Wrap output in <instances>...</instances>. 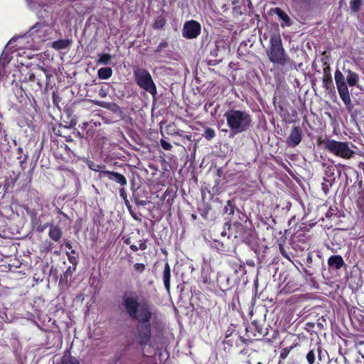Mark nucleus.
Segmentation results:
<instances>
[{
  "label": "nucleus",
  "mask_w": 364,
  "mask_h": 364,
  "mask_svg": "<svg viewBox=\"0 0 364 364\" xmlns=\"http://www.w3.org/2000/svg\"><path fill=\"white\" fill-rule=\"evenodd\" d=\"M345 74L346 75V77L341 70H336L334 74V79L340 97L344 104L348 105L351 102L348 85L359 87V76L350 70H345Z\"/></svg>",
  "instance_id": "obj_1"
},
{
  "label": "nucleus",
  "mask_w": 364,
  "mask_h": 364,
  "mask_svg": "<svg viewBox=\"0 0 364 364\" xmlns=\"http://www.w3.org/2000/svg\"><path fill=\"white\" fill-rule=\"evenodd\" d=\"M124 305L129 316L141 323H149L152 315L151 307L145 302L138 303L131 296L124 298Z\"/></svg>",
  "instance_id": "obj_2"
},
{
  "label": "nucleus",
  "mask_w": 364,
  "mask_h": 364,
  "mask_svg": "<svg viewBox=\"0 0 364 364\" xmlns=\"http://www.w3.org/2000/svg\"><path fill=\"white\" fill-rule=\"evenodd\" d=\"M224 117L234 134L245 132L251 125V116L245 111L232 109L227 111Z\"/></svg>",
  "instance_id": "obj_3"
},
{
  "label": "nucleus",
  "mask_w": 364,
  "mask_h": 364,
  "mask_svg": "<svg viewBox=\"0 0 364 364\" xmlns=\"http://www.w3.org/2000/svg\"><path fill=\"white\" fill-rule=\"evenodd\" d=\"M326 150L332 154L341 157L345 159H349L353 157L355 152L352 149L353 145L348 141H338L334 139H323L320 141Z\"/></svg>",
  "instance_id": "obj_4"
},
{
  "label": "nucleus",
  "mask_w": 364,
  "mask_h": 364,
  "mask_svg": "<svg viewBox=\"0 0 364 364\" xmlns=\"http://www.w3.org/2000/svg\"><path fill=\"white\" fill-rule=\"evenodd\" d=\"M270 44V50L267 53L269 60L274 63L285 64L286 57L280 37L276 35L271 36Z\"/></svg>",
  "instance_id": "obj_5"
},
{
  "label": "nucleus",
  "mask_w": 364,
  "mask_h": 364,
  "mask_svg": "<svg viewBox=\"0 0 364 364\" xmlns=\"http://www.w3.org/2000/svg\"><path fill=\"white\" fill-rule=\"evenodd\" d=\"M136 84L146 91L155 95L156 87L149 73L144 69H137L134 72Z\"/></svg>",
  "instance_id": "obj_6"
},
{
  "label": "nucleus",
  "mask_w": 364,
  "mask_h": 364,
  "mask_svg": "<svg viewBox=\"0 0 364 364\" xmlns=\"http://www.w3.org/2000/svg\"><path fill=\"white\" fill-rule=\"evenodd\" d=\"M200 30L201 26L198 22L193 20L187 21L182 30L183 36L187 39L196 38L200 33Z\"/></svg>",
  "instance_id": "obj_7"
},
{
  "label": "nucleus",
  "mask_w": 364,
  "mask_h": 364,
  "mask_svg": "<svg viewBox=\"0 0 364 364\" xmlns=\"http://www.w3.org/2000/svg\"><path fill=\"white\" fill-rule=\"evenodd\" d=\"M302 133L301 129L294 127L292 128L291 132L287 139V144L289 146L295 147L297 146L301 141Z\"/></svg>",
  "instance_id": "obj_8"
},
{
  "label": "nucleus",
  "mask_w": 364,
  "mask_h": 364,
  "mask_svg": "<svg viewBox=\"0 0 364 364\" xmlns=\"http://www.w3.org/2000/svg\"><path fill=\"white\" fill-rule=\"evenodd\" d=\"M100 178L107 177L109 180L114 181L117 183L120 184L121 186H126L127 183L126 178L117 172H112V171H102L101 173H100Z\"/></svg>",
  "instance_id": "obj_9"
},
{
  "label": "nucleus",
  "mask_w": 364,
  "mask_h": 364,
  "mask_svg": "<svg viewBox=\"0 0 364 364\" xmlns=\"http://www.w3.org/2000/svg\"><path fill=\"white\" fill-rule=\"evenodd\" d=\"M328 264L330 267H334L336 269H339L343 267L344 262L341 256L333 255L328 259Z\"/></svg>",
  "instance_id": "obj_10"
},
{
  "label": "nucleus",
  "mask_w": 364,
  "mask_h": 364,
  "mask_svg": "<svg viewBox=\"0 0 364 364\" xmlns=\"http://www.w3.org/2000/svg\"><path fill=\"white\" fill-rule=\"evenodd\" d=\"M48 235L55 242H58L62 237V231L60 228L50 225Z\"/></svg>",
  "instance_id": "obj_11"
},
{
  "label": "nucleus",
  "mask_w": 364,
  "mask_h": 364,
  "mask_svg": "<svg viewBox=\"0 0 364 364\" xmlns=\"http://www.w3.org/2000/svg\"><path fill=\"white\" fill-rule=\"evenodd\" d=\"M171 269L168 263L165 264L163 272V281L164 287L168 292L170 291Z\"/></svg>",
  "instance_id": "obj_12"
},
{
  "label": "nucleus",
  "mask_w": 364,
  "mask_h": 364,
  "mask_svg": "<svg viewBox=\"0 0 364 364\" xmlns=\"http://www.w3.org/2000/svg\"><path fill=\"white\" fill-rule=\"evenodd\" d=\"M72 43V41L68 39H60L52 43V48L55 50H63L68 48Z\"/></svg>",
  "instance_id": "obj_13"
},
{
  "label": "nucleus",
  "mask_w": 364,
  "mask_h": 364,
  "mask_svg": "<svg viewBox=\"0 0 364 364\" xmlns=\"http://www.w3.org/2000/svg\"><path fill=\"white\" fill-rule=\"evenodd\" d=\"M274 12L279 17V18L283 21L284 23H282V27L291 25V21H290V18H289V16L284 11H283L281 9H279V8L274 9Z\"/></svg>",
  "instance_id": "obj_14"
},
{
  "label": "nucleus",
  "mask_w": 364,
  "mask_h": 364,
  "mask_svg": "<svg viewBox=\"0 0 364 364\" xmlns=\"http://www.w3.org/2000/svg\"><path fill=\"white\" fill-rule=\"evenodd\" d=\"M112 74V70L110 68H102L98 70L97 75L100 79H109Z\"/></svg>",
  "instance_id": "obj_15"
},
{
  "label": "nucleus",
  "mask_w": 364,
  "mask_h": 364,
  "mask_svg": "<svg viewBox=\"0 0 364 364\" xmlns=\"http://www.w3.org/2000/svg\"><path fill=\"white\" fill-rule=\"evenodd\" d=\"M38 70H36V73H31L28 74V77H26V80H28V81H31V82H34V81H36L37 82V84L41 86V73H38Z\"/></svg>",
  "instance_id": "obj_16"
},
{
  "label": "nucleus",
  "mask_w": 364,
  "mask_h": 364,
  "mask_svg": "<svg viewBox=\"0 0 364 364\" xmlns=\"http://www.w3.org/2000/svg\"><path fill=\"white\" fill-rule=\"evenodd\" d=\"M60 364H80V361L71 355H64L61 359Z\"/></svg>",
  "instance_id": "obj_17"
},
{
  "label": "nucleus",
  "mask_w": 364,
  "mask_h": 364,
  "mask_svg": "<svg viewBox=\"0 0 364 364\" xmlns=\"http://www.w3.org/2000/svg\"><path fill=\"white\" fill-rule=\"evenodd\" d=\"M98 56L97 63L102 65H108L112 58L109 54H99Z\"/></svg>",
  "instance_id": "obj_18"
},
{
  "label": "nucleus",
  "mask_w": 364,
  "mask_h": 364,
  "mask_svg": "<svg viewBox=\"0 0 364 364\" xmlns=\"http://www.w3.org/2000/svg\"><path fill=\"white\" fill-rule=\"evenodd\" d=\"M166 23V18L163 16H159L155 20L154 28L157 29L161 28L165 26Z\"/></svg>",
  "instance_id": "obj_19"
},
{
  "label": "nucleus",
  "mask_w": 364,
  "mask_h": 364,
  "mask_svg": "<svg viewBox=\"0 0 364 364\" xmlns=\"http://www.w3.org/2000/svg\"><path fill=\"white\" fill-rule=\"evenodd\" d=\"M151 332L149 328H146L145 331L142 334H140V342L141 343H146L150 338Z\"/></svg>",
  "instance_id": "obj_20"
},
{
  "label": "nucleus",
  "mask_w": 364,
  "mask_h": 364,
  "mask_svg": "<svg viewBox=\"0 0 364 364\" xmlns=\"http://www.w3.org/2000/svg\"><path fill=\"white\" fill-rule=\"evenodd\" d=\"M88 167L91 170L96 171V172H100L101 173L102 171H104L102 169L105 168V166H101L99 164H96L93 162H90V163H88Z\"/></svg>",
  "instance_id": "obj_21"
},
{
  "label": "nucleus",
  "mask_w": 364,
  "mask_h": 364,
  "mask_svg": "<svg viewBox=\"0 0 364 364\" xmlns=\"http://www.w3.org/2000/svg\"><path fill=\"white\" fill-rule=\"evenodd\" d=\"M93 102L95 105H96L99 107H101L103 108H107V109H112V107L115 106L114 104L105 102H102V101H98V100H94Z\"/></svg>",
  "instance_id": "obj_22"
},
{
  "label": "nucleus",
  "mask_w": 364,
  "mask_h": 364,
  "mask_svg": "<svg viewBox=\"0 0 364 364\" xmlns=\"http://www.w3.org/2000/svg\"><path fill=\"white\" fill-rule=\"evenodd\" d=\"M203 136L206 139L210 140L215 137V131L212 128L208 127L205 129Z\"/></svg>",
  "instance_id": "obj_23"
},
{
  "label": "nucleus",
  "mask_w": 364,
  "mask_h": 364,
  "mask_svg": "<svg viewBox=\"0 0 364 364\" xmlns=\"http://www.w3.org/2000/svg\"><path fill=\"white\" fill-rule=\"evenodd\" d=\"M306 359L309 364H314L315 361V354L313 350H310L306 355Z\"/></svg>",
  "instance_id": "obj_24"
},
{
  "label": "nucleus",
  "mask_w": 364,
  "mask_h": 364,
  "mask_svg": "<svg viewBox=\"0 0 364 364\" xmlns=\"http://www.w3.org/2000/svg\"><path fill=\"white\" fill-rule=\"evenodd\" d=\"M360 6V0H353L350 2V7L354 11H357Z\"/></svg>",
  "instance_id": "obj_25"
},
{
  "label": "nucleus",
  "mask_w": 364,
  "mask_h": 364,
  "mask_svg": "<svg viewBox=\"0 0 364 364\" xmlns=\"http://www.w3.org/2000/svg\"><path fill=\"white\" fill-rule=\"evenodd\" d=\"M160 144L165 150H171L172 149V145L164 139H161Z\"/></svg>",
  "instance_id": "obj_26"
},
{
  "label": "nucleus",
  "mask_w": 364,
  "mask_h": 364,
  "mask_svg": "<svg viewBox=\"0 0 364 364\" xmlns=\"http://www.w3.org/2000/svg\"><path fill=\"white\" fill-rule=\"evenodd\" d=\"M43 27H45L43 23H37L33 27H32L31 32L32 33H37Z\"/></svg>",
  "instance_id": "obj_27"
},
{
  "label": "nucleus",
  "mask_w": 364,
  "mask_h": 364,
  "mask_svg": "<svg viewBox=\"0 0 364 364\" xmlns=\"http://www.w3.org/2000/svg\"><path fill=\"white\" fill-rule=\"evenodd\" d=\"M134 267V269L138 272H142L145 269V265L141 263H136Z\"/></svg>",
  "instance_id": "obj_28"
},
{
  "label": "nucleus",
  "mask_w": 364,
  "mask_h": 364,
  "mask_svg": "<svg viewBox=\"0 0 364 364\" xmlns=\"http://www.w3.org/2000/svg\"><path fill=\"white\" fill-rule=\"evenodd\" d=\"M37 70L39 71L40 73H43L47 79H48L49 77H51V75L45 68H43L42 67H39L37 69Z\"/></svg>",
  "instance_id": "obj_29"
},
{
  "label": "nucleus",
  "mask_w": 364,
  "mask_h": 364,
  "mask_svg": "<svg viewBox=\"0 0 364 364\" xmlns=\"http://www.w3.org/2000/svg\"><path fill=\"white\" fill-rule=\"evenodd\" d=\"M75 267H69L65 272V274L71 276L72 274L73 273V272H75Z\"/></svg>",
  "instance_id": "obj_30"
},
{
  "label": "nucleus",
  "mask_w": 364,
  "mask_h": 364,
  "mask_svg": "<svg viewBox=\"0 0 364 364\" xmlns=\"http://www.w3.org/2000/svg\"><path fill=\"white\" fill-rule=\"evenodd\" d=\"M139 248L141 250H144L146 248V243L145 242H140Z\"/></svg>",
  "instance_id": "obj_31"
},
{
  "label": "nucleus",
  "mask_w": 364,
  "mask_h": 364,
  "mask_svg": "<svg viewBox=\"0 0 364 364\" xmlns=\"http://www.w3.org/2000/svg\"><path fill=\"white\" fill-rule=\"evenodd\" d=\"M100 96L102 97H106L107 95V93L103 90H101L100 91V93H99Z\"/></svg>",
  "instance_id": "obj_32"
},
{
  "label": "nucleus",
  "mask_w": 364,
  "mask_h": 364,
  "mask_svg": "<svg viewBox=\"0 0 364 364\" xmlns=\"http://www.w3.org/2000/svg\"><path fill=\"white\" fill-rule=\"evenodd\" d=\"M322 186H323V191H325V193H326L328 190V188L327 187V186H326V184L324 183H322Z\"/></svg>",
  "instance_id": "obj_33"
},
{
  "label": "nucleus",
  "mask_w": 364,
  "mask_h": 364,
  "mask_svg": "<svg viewBox=\"0 0 364 364\" xmlns=\"http://www.w3.org/2000/svg\"><path fill=\"white\" fill-rule=\"evenodd\" d=\"M131 249H132V250H134V251H137L138 250H139V247H136V246H135V245H132V246H131Z\"/></svg>",
  "instance_id": "obj_34"
},
{
  "label": "nucleus",
  "mask_w": 364,
  "mask_h": 364,
  "mask_svg": "<svg viewBox=\"0 0 364 364\" xmlns=\"http://www.w3.org/2000/svg\"><path fill=\"white\" fill-rule=\"evenodd\" d=\"M46 244L48 245V247H46V249L48 250H50V247H51L52 244L49 242H48Z\"/></svg>",
  "instance_id": "obj_35"
},
{
  "label": "nucleus",
  "mask_w": 364,
  "mask_h": 364,
  "mask_svg": "<svg viewBox=\"0 0 364 364\" xmlns=\"http://www.w3.org/2000/svg\"><path fill=\"white\" fill-rule=\"evenodd\" d=\"M120 195H121V196H123V195H124V191H123V190H121V191H120Z\"/></svg>",
  "instance_id": "obj_36"
},
{
  "label": "nucleus",
  "mask_w": 364,
  "mask_h": 364,
  "mask_svg": "<svg viewBox=\"0 0 364 364\" xmlns=\"http://www.w3.org/2000/svg\"><path fill=\"white\" fill-rule=\"evenodd\" d=\"M14 41V39H11V40H10V41H9V44H11V43H13V41Z\"/></svg>",
  "instance_id": "obj_37"
},
{
  "label": "nucleus",
  "mask_w": 364,
  "mask_h": 364,
  "mask_svg": "<svg viewBox=\"0 0 364 364\" xmlns=\"http://www.w3.org/2000/svg\"><path fill=\"white\" fill-rule=\"evenodd\" d=\"M32 8H33V9H36V4H33V5H32Z\"/></svg>",
  "instance_id": "obj_38"
},
{
  "label": "nucleus",
  "mask_w": 364,
  "mask_h": 364,
  "mask_svg": "<svg viewBox=\"0 0 364 364\" xmlns=\"http://www.w3.org/2000/svg\"><path fill=\"white\" fill-rule=\"evenodd\" d=\"M257 364H263L262 362L259 361Z\"/></svg>",
  "instance_id": "obj_39"
},
{
  "label": "nucleus",
  "mask_w": 364,
  "mask_h": 364,
  "mask_svg": "<svg viewBox=\"0 0 364 364\" xmlns=\"http://www.w3.org/2000/svg\"><path fill=\"white\" fill-rule=\"evenodd\" d=\"M141 204L144 205V204H145V202H141Z\"/></svg>",
  "instance_id": "obj_40"
},
{
  "label": "nucleus",
  "mask_w": 364,
  "mask_h": 364,
  "mask_svg": "<svg viewBox=\"0 0 364 364\" xmlns=\"http://www.w3.org/2000/svg\"><path fill=\"white\" fill-rule=\"evenodd\" d=\"M204 282H208V279H205L204 280Z\"/></svg>",
  "instance_id": "obj_41"
},
{
  "label": "nucleus",
  "mask_w": 364,
  "mask_h": 364,
  "mask_svg": "<svg viewBox=\"0 0 364 364\" xmlns=\"http://www.w3.org/2000/svg\"><path fill=\"white\" fill-rule=\"evenodd\" d=\"M328 182H329V183H330V186H331V185H332V183H331V181H328Z\"/></svg>",
  "instance_id": "obj_42"
}]
</instances>
